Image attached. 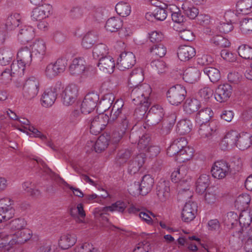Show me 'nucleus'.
Returning <instances> with one entry per match:
<instances>
[{"mask_svg": "<svg viewBox=\"0 0 252 252\" xmlns=\"http://www.w3.org/2000/svg\"><path fill=\"white\" fill-rule=\"evenodd\" d=\"M145 155L142 153L132 157L128 163V172L131 175L138 172L145 163Z\"/></svg>", "mask_w": 252, "mask_h": 252, "instance_id": "dca6fc26", "label": "nucleus"}, {"mask_svg": "<svg viewBox=\"0 0 252 252\" xmlns=\"http://www.w3.org/2000/svg\"><path fill=\"white\" fill-rule=\"evenodd\" d=\"M237 10L243 14L252 12V0H240L236 4Z\"/></svg>", "mask_w": 252, "mask_h": 252, "instance_id": "09e8293b", "label": "nucleus"}, {"mask_svg": "<svg viewBox=\"0 0 252 252\" xmlns=\"http://www.w3.org/2000/svg\"><path fill=\"white\" fill-rule=\"evenodd\" d=\"M74 252H97V250L92 244L85 243L80 246H76L74 249Z\"/></svg>", "mask_w": 252, "mask_h": 252, "instance_id": "774afa93", "label": "nucleus"}, {"mask_svg": "<svg viewBox=\"0 0 252 252\" xmlns=\"http://www.w3.org/2000/svg\"><path fill=\"white\" fill-rule=\"evenodd\" d=\"M20 22L21 17L19 14H11L7 18L4 28L7 31L13 30L19 26Z\"/></svg>", "mask_w": 252, "mask_h": 252, "instance_id": "72a5a7b5", "label": "nucleus"}, {"mask_svg": "<svg viewBox=\"0 0 252 252\" xmlns=\"http://www.w3.org/2000/svg\"><path fill=\"white\" fill-rule=\"evenodd\" d=\"M26 65V64L20 62L19 60L17 59L16 62H13L11 64L10 71L13 74H23Z\"/></svg>", "mask_w": 252, "mask_h": 252, "instance_id": "69168bd1", "label": "nucleus"}, {"mask_svg": "<svg viewBox=\"0 0 252 252\" xmlns=\"http://www.w3.org/2000/svg\"><path fill=\"white\" fill-rule=\"evenodd\" d=\"M17 56V59L28 65H30L33 60L32 52H31V49L27 46L21 48L18 52Z\"/></svg>", "mask_w": 252, "mask_h": 252, "instance_id": "7c9ffc66", "label": "nucleus"}, {"mask_svg": "<svg viewBox=\"0 0 252 252\" xmlns=\"http://www.w3.org/2000/svg\"><path fill=\"white\" fill-rule=\"evenodd\" d=\"M12 56L13 54L10 49H0V64L4 66L9 64L11 61Z\"/></svg>", "mask_w": 252, "mask_h": 252, "instance_id": "603ef678", "label": "nucleus"}, {"mask_svg": "<svg viewBox=\"0 0 252 252\" xmlns=\"http://www.w3.org/2000/svg\"><path fill=\"white\" fill-rule=\"evenodd\" d=\"M192 156V149L186 146L175 156V158L179 162H184L189 160Z\"/></svg>", "mask_w": 252, "mask_h": 252, "instance_id": "a19ab883", "label": "nucleus"}, {"mask_svg": "<svg viewBox=\"0 0 252 252\" xmlns=\"http://www.w3.org/2000/svg\"><path fill=\"white\" fill-rule=\"evenodd\" d=\"M211 42L216 46L221 48H226L230 45L229 41L220 35L214 36L211 39Z\"/></svg>", "mask_w": 252, "mask_h": 252, "instance_id": "13d9d810", "label": "nucleus"}, {"mask_svg": "<svg viewBox=\"0 0 252 252\" xmlns=\"http://www.w3.org/2000/svg\"><path fill=\"white\" fill-rule=\"evenodd\" d=\"M192 128V124L188 119H182L177 125L176 131L181 135L189 133Z\"/></svg>", "mask_w": 252, "mask_h": 252, "instance_id": "c03bdc74", "label": "nucleus"}, {"mask_svg": "<svg viewBox=\"0 0 252 252\" xmlns=\"http://www.w3.org/2000/svg\"><path fill=\"white\" fill-rule=\"evenodd\" d=\"M150 52L153 55L162 58L166 53V48L162 44H154L150 48Z\"/></svg>", "mask_w": 252, "mask_h": 252, "instance_id": "680f3d73", "label": "nucleus"}, {"mask_svg": "<svg viewBox=\"0 0 252 252\" xmlns=\"http://www.w3.org/2000/svg\"><path fill=\"white\" fill-rule=\"evenodd\" d=\"M52 10V6L49 4H42L34 8L31 15L32 19L33 21H40L48 17Z\"/></svg>", "mask_w": 252, "mask_h": 252, "instance_id": "4468645a", "label": "nucleus"}, {"mask_svg": "<svg viewBox=\"0 0 252 252\" xmlns=\"http://www.w3.org/2000/svg\"><path fill=\"white\" fill-rule=\"evenodd\" d=\"M61 92L63 104L66 106L71 105L77 99L78 87L76 85L71 84L68 85L63 91L62 89Z\"/></svg>", "mask_w": 252, "mask_h": 252, "instance_id": "9d476101", "label": "nucleus"}, {"mask_svg": "<svg viewBox=\"0 0 252 252\" xmlns=\"http://www.w3.org/2000/svg\"><path fill=\"white\" fill-rule=\"evenodd\" d=\"M196 54L195 49L191 46L182 45L178 48L177 55L178 58L183 62L190 60Z\"/></svg>", "mask_w": 252, "mask_h": 252, "instance_id": "4be33fe9", "label": "nucleus"}, {"mask_svg": "<svg viewBox=\"0 0 252 252\" xmlns=\"http://www.w3.org/2000/svg\"><path fill=\"white\" fill-rule=\"evenodd\" d=\"M108 126L110 128L111 132L109 135H107V138L110 142L114 144L118 143L131 127L129 117L126 116L120 117L118 122Z\"/></svg>", "mask_w": 252, "mask_h": 252, "instance_id": "7ed1b4c3", "label": "nucleus"}, {"mask_svg": "<svg viewBox=\"0 0 252 252\" xmlns=\"http://www.w3.org/2000/svg\"><path fill=\"white\" fill-rule=\"evenodd\" d=\"M63 88L61 83H58L54 87L47 89L41 97L42 105L45 107L51 106L54 103L57 95Z\"/></svg>", "mask_w": 252, "mask_h": 252, "instance_id": "0eeeda50", "label": "nucleus"}, {"mask_svg": "<svg viewBox=\"0 0 252 252\" xmlns=\"http://www.w3.org/2000/svg\"><path fill=\"white\" fill-rule=\"evenodd\" d=\"M251 201L250 196L248 194H242L239 195L234 203L235 207L241 211L248 207Z\"/></svg>", "mask_w": 252, "mask_h": 252, "instance_id": "37998d69", "label": "nucleus"}, {"mask_svg": "<svg viewBox=\"0 0 252 252\" xmlns=\"http://www.w3.org/2000/svg\"><path fill=\"white\" fill-rule=\"evenodd\" d=\"M14 208L9 205H6L0 208V222L6 221L12 218L14 214Z\"/></svg>", "mask_w": 252, "mask_h": 252, "instance_id": "de8ad7c7", "label": "nucleus"}, {"mask_svg": "<svg viewBox=\"0 0 252 252\" xmlns=\"http://www.w3.org/2000/svg\"><path fill=\"white\" fill-rule=\"evenodd\" d=\"M130 88L132 89L130 93L132 102L136 105H140L135 109V114H139L142 118L147 111L149 105L148 99L152 92L150 86L145 83Z\"/></svg>", "mask_w": 252, "mask_h": 252, "instance_id": "f257e3e1", "label": "nucleus"}, {"mask_svg": "<svg viewBox=\"0 0 252 252\" xmlns=\"http://www.w3.org/2000/svg\"><path fill=\"white\" fill-rule=\"evenodd\" d=\"M182 9L184 13L190 19H195L199 13L198 9L188 1L183 2Z\"/></svg>", "mask_w": 252, "mask_h": 252, "instance_id": "79ce46f5", "label": "nucleus"}, {"mask_svg": "<svg viewBox=\"0 0 252 252\" xmlns=\"http://www.w3.org/2000/svg\"><path fill=\"white\" fill-rule=\"evenodd\" d=\"M154 184V178L150 175H145L140 183L142 195L147 194L152 189Z\"/></svg>", "mask_w": 252, "mask_h": 252, "instance_id": "c9c22d12", "label": "nucleus"}, {"mask_svg": "<svg viewBox=\"0 0 252 252\" xmlns=\"http://www.w3.org/2000/svg\"><path fill=\"white\" fill-rule=\"evenodd\" d=\"M187 91L181 85L177 84L169 88L166 93L168 101L172 105H178L185 99Z\"/></svg>", "mask_w": 252, "mask_h": 252, "instance_id": "20e7f679", "label": "nucleus"}, {"mask_svg": "<svg viewBox=\"0 0 252 252\" xmlns=\"http://www.w3.org/2000/svg\"><path fill=\"white\" fill-rule=\"evenodd\" d=\"M239 225L241 227L238 231L236 232V237L240 238L241 234L244 232V229L247 230L252 221V215L250 212L247 211L243 212L238 218Z\"/></svg>", "mask_w": 252, "mask_h": 252, "instance_id": "aec40b11", "label": "nucleus"}, {"mask_svg": "<svg viewBox=\"0 0 252 252\" xmlns=\"http://www.w3.org/2000/svg\"><path fill=\"white\" fill-rule=\"evenodd\" d=\"M97 65L100 70L108 73H112L115 67L113 59L110 56L100 58Z\"/></svg>", "mask_w": 252, "mask_h": 252, "instance_id": "cd10ccee", "label": "nucleus"}, {"mask_svg": "<svg viewBox=\"0 0 252 252\" xmlns=\"http://www.w3.org/2000/svg\"><path fill=\"white\" fill-rule=\"evenodd\" d=\"M99 99V95L95 92H91L87 94L81 105L80 109L82 113L87 114L93 111L96 106Z\"/></svg>", "mask_w": 252, "mask_h": 252, "instance_id": "1a4fd4ad", "label": "nucleus"}, {"mask_svg": "<svg viewBox=\"0 0 252 252\" xmlns=\"http://www.w3.org/2000/svg\"><path fill=\"white\" fill-rule=\"evenodd\" d=\"M123 104L121 100H117L113 105L111 110L110 117H109V121H108V125H111L113 123H117L118 122L119 118L124 116L129 117L130 120V116L128 115L124 114V108H123Z\"/></svg>", "mask_w": 252, "mask_h": 252, "instance_id": "2eb2a0df", "label": "nucleus"}, {"mask_svg": "<svg viewBox=\"0 0 252 252\" xmlns=\"http://www.w3.org/2000/svg\"><path fill=\"white\" fill-rule=\"evenodd\" d=\"M200 106V102L195 98L187 99L184 104V110L187 113L191 114L197 111Z\"/></svg>", "mask_w": 252, "mask_h": 252, "instance_id": "a18cd8bd", "label": "nucleus"}, {"mask_svg": "<svg viewBox=\"0 0 252 252\" xmlns=\"http://www.w3.org/2000/svg\"><path fill=\"white\" fill-rule=\"evenodd\" d=\"M178 179L179 184L178 186L184 190H189V187L191 182V178L189 176L187 175V172L185 167L182 166L177 169Z\"/></svg>", "mask_w": 252, "mask_h": 252, "instance_id": "5701e85b", "label": "nucleus"}, {"mask_svg": "<svg viewBox=\"0 0 252 252\" xmlns=\"http://www.w3.org/2000/svg\"><path fill=\"white\" fill-rule=\"evenodd\" d=\"M109 140L104 135L100 136L95 143L91 142L92 144V148L94 149L96 153H101L104 151L109 144Z\"/></svg>", "mask_w": 252, "mask_h": 252, "instance_id": "ea45409f", "label": "nucleus"}, {"mask_svg": "<svg viewBox=\"0 0 252 252\" xmlns=\"http://www.w3.org/2000/svg\"><path fill=\"white\" fill-rule=\"evenodd\" d=\"M15 241L14 243L23 244L30 240L32 236V231L29 229L23 228L13 234Z\"/></svg>", "mask_w": 252, "mask_h": 252, "instance_id": "473e14b6", "label": "nucleus"}, {"mask_svg": "<svg viewBox=\"0 0 252 252\" xmlns=\"http://www.w3.org/2000/svg\"><path fill=\"white\" fill-rule=\"evenodd\" d=\"M151 65L153 71L158 74H162L166 72V63L162 61L159 60L153 61L151 62Z\"/></svg>", "mask_w": 252, "mask_h": 252, "instance_id": "e2e57ef3", "label": "nucleus"}, {"mask_svg": "<svg viewBox=\"0 0 252 252\" xmlns=\"http://www.w3.org/2000/svg\"><path fill=\"white\" fill-rule=\"evenodd\" d=\"M237 17L234 12L232 11H227L224 14V17L226 20L228 19L227 23H220L218 28L220 32L227 33L231 31L233 29L232 24L234 22V18Z\"/></svg>", "mask_w": 252, "mask_h": 252, "instance_id": "b1692460", "label": "nucleus"}, {"mask_svg": "<svg viewBox=\"0 0 252 252\" xmlns=\"http://www.w3.org/2000/svg\"><path fill=\"white\" fill-rule=\"evenodd\" d=\"M107 46L103 43L95 45L93 51V56L95 59H99L101 57L107 56Z\"/></svg>", "mask_w": 252, "mask_h": 252, "instance_id": "5fc2aeb1", "label": "nucleus"}, {"mask_svg": "<svg viewBox=\"0 0 252 252\" xmlns=\"http://www.w3.org/2000/svg\"><path fill=\"white\" fill-rule=\"evenodd\" d=\"M240 24V29L242 33L247 34L252 32V18H245Z\"/></svg>", "mask_w": 252, "mask_h": 252, "instance_id": "0e129e2a", "label": "nucleus"}, {"mask_svg": "<svg viewBox=\"0 0 252 252\" xmlns=\"http://www.w3.org/2000/svg\"><path fill=\"white\" fill-rule=\"evenodd\" d=\"M26 225L25 220L23 218H18L12 220L7 227L12 230L19 231L23 229Z\"/></svg>", "mask_w": 252, "mask_h": 252, "instance_id": "bf43d9fd", "label": "nucleus"}, {"mask_svg": "<svg viewBox=\"0 0 252 252\" xmlns=\"http://www.w3.org/2000/svg\"><path fill=\"white\" fill-rule=\"evenodd\" d=\"M127 207L126 202L122 201H117L114 203H113L111 206H107L103 208V212L107 211H118L119 212L123 213Z\"/></svg>", "mask_w": 252, "mask_h": 252, "instance_id": "864d4df0", "label": "nucleus"}, {"mask_svg": "<svg viewBox=\"0 0 252 252\" xmlns=\"http://www.w3.org/2000/svg\"><path fill=\"white\" fill-rule=\"evenodd\" d=\"M198 129V133L202 138H207L210 139L211 138L215 130L207 124H200Z\"/></svg>", "mask_w": 252, "mask_h": 252, "instance_id": "6e6d98bb", "label": "nucleus"}, {"mask_svg": "<svg viewBox=\"0 0 252 252\" xmlns=\"http://www.w3.org/2000/svg\"><path fill=\"white\" fill-rule=\"evenodd\" d=\"M252 136L248 133L239 134L236 147L241 150H245L252 144Z\"/></svg>", "mask_w": 252, "mask_h": 252, "instance_id": "2f4dec72", "label": "nucleus"}, {"mask_svg": "<svg viewBox=\"0 0 252 252\" xmlns=\"http://www.w3.org/2000/svg\"><path fill=\"white\" fill-rule=\"evenodd\" d=\"M39 80L34 76H32L25 81L23 87V95L28 100H31L35 97L39 91Z\"/></svg>", "mask_w": 252, "mask_h": 252, "instance_id": "423d86ee", "label": "nucleus"}, {"mask_svg": "<svg viewBox=\"0 0 252 252\" xmlns=\"http://www.w3.org/2000/svg\"><path fill=\"white\" fill-rule=\"evenodd\" d=\"M46 45L45 42L42 39L36 40L33 44L32 52L33 53V60L41 61L46 53Z\"/></svg>", "mask_w": 252, "mask_h": 252, "instance_id": "6ab92c4d", "label": "nucleus"}, {"mask_svg": "<svg viewBox=\"0 0 252 252\" xmlns=\"http://www.w3.org/2000/svg\"><path fill=\"white\" fill-rule=\"evenodd\" d=\"M238 53L243 59L252 60V47L248 45L243 44L240 46L238 49Z\"/></svg>", "mask_w": 252, "mask_h": 252, "instance_id": "4d7b16f0", "label": "nucleus"}, {"mask_svg": "<svg viewBox=\"0 0 252 252\" xmlns=\"http://www.w3.org/2000/svg\"><path fill=\"white\" fill-rule=\"evenodd\" d=\"M136 63L134 55L130 52L122 53L118 58L117 63L120 70L132 67Z\"/></svg>", "mask_w": 252, "mask_h": 252, "instance_id": "9b49d317", "label": "nucleus"}, {"mask_svg": "<svg viewBox=\"0 0 252 252\" xmlns=\"http://www.w3.org/2000/svg\"><path fill=\"white\" fill-rule=\"evenodd\" d=\"M85 61L82 58L74 59L69 66V71L71 75L77 76L83 75L86 76L90 75V70L94 71L92 66L86 67Z\"/></svg>", "mask_w": 252, "mask_h": 252, "instance_id": "39448f33", "label": "nucleus"}, {"mask_svg": "<svg viewBox=\"0 0 252 252\" xmlns=\"http://www.w3.org/2000/svg\"><path fill=\"white\" fill-rule=\"evenodd\" d=\"M200 76L199 70L194 67H190L184 71L183 78L185 82L192 84L197 81Z\"/></svg>", "mask_w": 252, "mask_h": 252, "instance_id": "bb28decb", "label": "nucleus"}, {"mask_svg": "<svg viewBox=\"0 0 252 252\" xmlns=\"http://www.w3.org/2000/svg\"><path fill=\"white\" fill-rule=\"evenodd\" d=\"M239 217L236 213L230 212L227 213L224 218V224L229 228H234L238 224Z\"/></svg>", "mask_w": 252, "mask_h": 252, "instance_id": "49530a36", "label": "nucleus"}, {"mask_svg": "<svg viewBox=\"0 0 252 252\" xmlns=\"http://www.w3.org/2000/svg\"><path fill=\"white\" fill-rule=\"evenodd\" d=\"M34 36L33 29L30 26H24L18 34V39L22 43L28 42Z\"/></svg>", "mask_w": 252, "mask_h": 252, "instance_id": "c756f323", "label": "nucleus"}, {"mask_svg": "<svg viewBox=\"0 0 252 252\" xmlns=\"http://www.w3.org/2000/svg\"><path fill=\"white\" fill-rule=\"evenodd\" d=\"M212 111L210 108H205L196 114L195 121L199 125L207 124L212 116Z\"/></svg>", "mask_w": 252, "mask_h": 252, "instance_id": "e433bc0d", "label": "nucleus"}, {"mask_svg": "<svg viewBox=\"0 0 252 252\" xmlns=\"http://www.w3.org/2000/svg\"><path fill=\"white\" fill-rule=\"evenodd\" d=\"M114 100V97L112 94H106L101 99L98 107L104 109V112L110 108Z\"/></svg>", "mask_w": 252, "mask_h": 252, "instance_id": "052dcab7", "label": "nucleus"}, {"mask_svg": "<svg viewBox=\"0 0 252 252\" xmlns=\"http://www.w3.org/2000/svg\"><path fill=\"white\" fill-rule=\"evenodd\" d=\"M197 211V204L194 202H187L182 210V218L185 222H190L195 217Z\"/></svg>", "mask_w": 252, "mask_h": 252, "instance_id": "ddd939ff", "label": "nucleus"}, {"mask_svg": "<svg viewBox=\"0 0 252 252\" xmlns=\"http://www.w3.org/2000/svg\"><path fill=\"white\" fill-rule=\"evenodd\" d=\"M239 133L235 130L228 131L220 143L222 150L236 147Z\"/></svg>", "mask_w": 252, "mask_h": 252, "instance_id": "f3484780", "label": "nucleus"}, {"mask_svg": "<svg viewBox=\"0 0 252 252\" xmlns=\"http://www.w3.org/2000/svg\"><path fill=\"white\" fill-rule=\"evenodd\" d=\"M144 80V75L142 69L140 68H135L129 74L128 84L129 88H133L136 86L142 85L141 83Z\"/></svg>", "mask_w": 252, "mask_h": 252, "instance_id": "393cba45", "label": "nucleus"}, {"mask_svg": "<svg viewBox=\"0 0 252 252\" xmlns=\"http://www.w3.org/2000/svg\"><path fill=\"white\" fill-rule=\"evenodd\" d=\"M97 39V35L95 32H89L84 36L82 41L83 48L87 49L91 48Z\"/></svg>", "mask_w": 252, "mask_h": 252, "instance_id": "58836bf2", "label": "nucleus"}, {"mask_svg": "<svg viewBox=\"0 0 252 252\" xmlns=\"http://www.w3.org/2000/svg\"><path fill=\"white\" fill-rule=\"evenodd\" d=\"M188 142L184 137H179L175 139L167 149V154L169 157H175L180 151L187 146Z\"/></svg>", "mask_w": 252, "mask_h": 252, "instance_id": "a211bd4d", "label": "nucleus"}, {"mask_svg": "<svg viewBox=\"0 0 252 252\" xmlns=\"http://www.w3.org/2000/svg\"><path fill=\"white\" fill-rule=\"evenodd\" d=\"M242 164L238 159L236 161L231 162L230 164L226 161L221 160L215 162L211 169L212 176L218 179L224 178L229 175H233L239 171Z\"/></svg>", "mask_w": 252, "mask_h": 252, "instance_id": "f03ea898", "label": "nucleus"}, {"mask_svg": "<svg viewBox=\"0 0 252 252\" xmlns=\"http://www.w3.org/2000/svg\"><path fill=\"white\" fill-rule=\"evenodd\" d=\"M164 112L163 108L159 105L153 106L146 115L147 125L149 126H156L163 119Z\"/></svg>", "mask_w": 252, "mask_h": 252, "instance_id": "6e6552de", "label": "nucleus"}, {"mask_svg": "<svg viewBox=\"0 0 252 252\" xmlns=\"http://www.w3.org/2000/svg\"><path fill=\"white\" fill-rule=\"evenodd\" d=\"M115 10L119 15L126 17L129 15L131 12V6L127 2L120 1L116 4Z\"/></svg>", "mask_w": 252, "mask_h": 252, "instance_id": "3c124183", "label": "nucleus"}, {"mask_svg": "<svg viewBox=\"0 0 252 252\" xmlns=\"http://www.w3.org/2000/svg\"><path fill=\"white\" fill-rule=\"evenodd\" d=\"M157 195L161 201H165L170 195L169 182L161 179L156 188Z\"/></svg>", "mask_w": 252, "mask_h": 252, "instance_id": "412c9836", "label": "nucleus"}, {"mask_svg": "<svg viewBox=\"0 0 252 252\" xmlns=\"http://www.w3.org/2000/svg\"><path fill=\"white\" fill-rule=\"evenodd\" d=\"M232 92V86L227 83L219 85L214 94L215 98L220 102L226 101L230 97Z\"/></svg>", "mask_w": 252, "mask_h": 252, "instance_id": "f8f14e48", "label": "nucleus"}, {"mask_svg": "<svg viewBox=\"0 0 252 252\" xmlns=\"http://www.w3.org/2000/svg\"><path fill=\"white\" fill-rule=\"evenodd\" d=\"M209 182V175L206 174L200 175L196 182V191L198 193H202L207 190Z\"/></svg>", "mask_w": 252, "mask_h": 252, "instance_id": "4c0bfd02", "label": "nucleus"}, {"mask_svg": "<svg viewBox=\"0 0 252 252\" xmlns=\"http://www.w3.org/2000/svg\"><path fill=\"white\" fill-rule=\"evenodd\" d=\"M122 26V20L119 17H113L107 20L105 27L107 31L113 32L119 31Z\"/></svg>", "mask_w": 252, "mask_h": 252, "instance_id": "f704fd0d", "label": "nucleus"}, {"mask_svg": "<svg viewBox=\"0 0 252 252\" xmlns=\"http://www.w3.org/2000/svg\"><path fill=\"white\" fill-rule=\"evenodd\" d=\"M133 154L131 149H122L119 150L115 158V164L118 166H124Z\"/></svg>", "mask_w": 252, "mask_h": 252, "instance_id": "a878e982", "label": "nucleus"}, {"mask_svg": "<svg viewBox=\"0 0 252 252\" xmlns=\"http://www.w3.org/2000/svg\"><path fill=\"white\" fill-rule=\"evenodd\" d=\"M77 237L74 234L67 233L62 235L59 241V247L63 250H67L76 242Z\"/></svg>", "mask_w": 252, "mask_h": 252, "instance_id": "c85d7f7f", "label": "nucleus"}, {"mask_svg": "<svg viewBox=\"0 0 252 252\" xmlns=\"http://www.w3.org/2000/svg\"><path fill=\"white\" fill-rule=\"evenodd\" d=\"M200 96L204 99L205 101L208 102L210 99L212 98L214 92L209 87H204L199 91Z\"/></svg>", "mask_w": 252, "mask_h": 252, "instance_id": "338daca9", "label": "nucleus"}, {"mask_svg": "<svg viewBox=\"0 0 252 252\" xmlns=\"http://www.w3.org/2000/svg\"><path fill=\"white\" fill-rule=\"evenodd\" d=\"M203 71L213 83L217 82L220 78V71L216 68L207 66L203 69Z\"/></svg>", "mask_w": 252, "mask_h": 252, "instance_id": "8fccbe9b", "label": "nucleus"}]
</instances>
